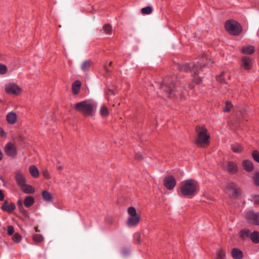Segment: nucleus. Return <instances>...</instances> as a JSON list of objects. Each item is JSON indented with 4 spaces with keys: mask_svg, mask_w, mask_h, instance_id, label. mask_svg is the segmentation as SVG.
<instances>
[{
    "mask_svg": "<svg viewBox=\"0 0 259 259\" xmlns=\"http://www.w3.org/2000/svg\"><path fill=\"white\" fill-rule=\"evenodd\" d=\"M255 201L259 202V196H257L255 197Z\"/></svg>",
    "mask_w": 259,
    "mask_h": 259,
    "instance_id": "51",
    "label": "nucleus"
},
{
    "mask_svg": "<svg viewBox=\"0 0 259 259\" xmlns=\"http://www.w3.org/2000/svg\"><path fill=\"white\" fill-rule=\"evenodd\" d=\"M216 259H225L226 251L223 248L219 249L216 253Z\"/></svg>",
    "mask_w": 259,
    "mask_h": 259,
    "instance_id": "26",
    "label": "nucleus"
},
{
    "mask_svg": "<svg viewBox=\"0 0 259 259\" xmlns=\"http://www.w3.org/2000/svg\"><path fill=\"white\" fill-rule=\"evenodd\" d=\"M63 166L62 165H58L57 166V169L58 170H62L63 169Z\"/></svg>",
    "mask_w": 259,
    "mask_h": 259,
    "instance_id": "47",
    "label": "nucleus"
},
{
    "mask_svg": "<svg viewBox=\"0 0 259 259\" xmlns=\"http://www.w3.org/2000/svg\"><path fill=\"white\" fill-rule=\"evenodd\" d=\"M18 206L19 207L20 211H22V209H23L22 201L21 200H19L17 202Z\"/></svg>",
    "mask_w": 259,
    "mask_h": 259,
    "instance_id": "44",
    "label": "nucleus"
},
{
    "mask_svg": "<svg viewBox=\"0 0 259 259\" xmlns=\"http://www.w3.org/2000/svg\"><path fill=\"white\" fill-rule=\"evenodd\" d=\"M81 87V83L79 81L76 80L73 83L72 85V91L73 94L76 95L77 94L80 89Z\"/></svg>",
    "mask_w": 259,
    "mask_h": 259,
    "instance_id": "22",
    "label": "nucleus"
},
{
    "mask_svg": "<svg viewBox=\"0 0 259 259\" xmlns=\"http://www.w3.org/2000/svg\"><path fill=\"white\" fill-rule=\"evenodd\" d=\"M28 171L31 176L34 178H37L39 176V171L35 165L29 166Z\"/></svg>",
    "mask_w": 259,
    "mask_h": 259,
    "instance_id": "16",
    "label": "nucleus"
},
{
    "mask_svg": "<svg viewBox=\"0 0 259 259\" xmlns=\"http://www.w3.org/2000/svg\"><path fill=\"white\" fill-rule=\"evenodd\" d=\"M254 52V48L251 46H246L242 47L241 52L243 54L251 55Z\"/></svg>",
    "mask_w": 259,
    "mask_h": 259,
    "instance_id": "23",
    "label": "nucleus"
},
{
    "mask_svg": "<svg viewBox=\"0 0 259 259\" xmlns=\"http://www.w3.org/2000/svg\"><path fill=\"white\" fill-rule=\"evenodd\" d=\"M8 69L5 65L0 64V74H4L7 72Z\"/></svg>",
    "mask_w": 259,
    "mask_h": 259,
    "instance_id": "37",
    "label": "nucleus"
},
{
    "mask_svg": "<svg viewBox=\"0 0 259 259\" xmlns=\"http://www.w3.org/2000/svg\"><path fill=\"white\" fill-rule=\"evenodd\" d=\"M226 74L225 72H222L220 75L217 76V79L221 83H225Z\"/></svg>",
    "mask_w": 259,
    "mask_h": 259,
    "instance_id": "32",
    "label": "nucleus"
},
{
    "mask_svg": "<svg viewBox=\"0 0 259 259\" xmlns=\"http://www.w3.org/2000/svg\"><path fill=\"white\" fill-rule=\"evenodd\" d=\"M20 188L26 194H33L35 191V189L32 186L26 184V183L21 186Z\"/></svg>",
    "mask_w": 259,
    "mask_h": 259,
    "instance_id": "18",
    "label": "nucleus"
},
{
    "mask_svg": "<svg viewBox=\"0 0 259 259\" xmlns=\"http://www.w3.org/2000/svg\"><path fill=\"white\" fill-rule=\"evenodd\" d=\"M226 168L231 173H235L238 170L237 164L233 162H228L227 163Z\"/></svg>",
    "mask_w": 259,
    "mask_h": 259,
    "instance_id": "20",
    "label": "nucleus"
},
{
    "mask_svg": "<svg viewBox=\"0 0 259 259\" xmlns=\"http://www.w3.org/2000/svg\"><path fill=\"white\" fill-rule=\"evenodd\" d=\"M137 235L138 241L139 243H140V236L139 234H137Z\"/></svg>",
    "mask_w": 259,
    "mask_h": 259,
    "instance_id": "50",
    "label": "nucleus"
},
{
    "mask_svg": "<svg viewBox=\"0 0 259 259\" xmlns=\"http://www.w3.org/2000/svg\"><path fill=\"white\" fill-rule=\"evenodd\" d=\"M254 183L259 185V172L256 173L254 177Z\"/></svg>",
    "mask_w": 259,
    "mask_h": 259,
    "instance_id": "42",
    "label": "nucleus"
},
{
    "mask_svg": "<svg viewBox=\"0 0 259 259\" xmlns=\"http://www.w3.org/2000/svg\"><path fill=\"white\" fill-rule=\"evenodd\" d=\"M74 108L84 116H91L95 113L96 105L93 102L87 100L75 104Z\"/></svg>",
    "mask_w": 259,
    "mask_h": 259,
    "instance_id": "2",
    "label": "nucleus"
},
{
    "mask_svg": "<svg viewBox=\"0 0 259 259\" xmlns=\"http://www.w3.org/2000/svg\"><path fill=\"white\" fill-rule=\"evenodd\" d=\"M201 81V79L198 77H196L194 80L193 81V83H195V84H199Z\"/></svg>",
    "mask_w": 259,
    "mask_h": 259,
    "instance_id": "45",
    "label": "nucleus"
},
{
    "mask_svg": "<svg viewBox=\"0 0 259 259\" xmlns=\"http://www.w3.org/2000/svg\"><path fill=\"white\" fill-rule=\"evenodd\" d=\"M252 156L255 161L259 163V153L256 150L252 152Z\"/></svg>",
    "mask_w": 259,
    "mask_h": 259,
    "instance_id": "36",
    "label": "nucleus"
},
{
    "mask_svg": "<svg viewBox=\"0 0 259 259\" xmlns=\"http://www.w3.org/2000/svg\"><path fill=\"white\" fill-rule=\"evenodd\" d=\"M99 113L103 118H106L109 116L110 112L106 105H102L100 107Z\"/></svg>",
    "mask_w": 259,
    "mask_h": 259,
    "instance_id": "21",
    "label": "nucleus"
},
{
    "mask_svg": "<svg viewBox=\"0 0 259 259\" xmlns=\"http://www.w3.org/2000/svg\"><path fill=\"white\" fill-rule=\"evenodd\" d=\"M34 203V199L33 197L28 196L25 197L24 204L26 207H30Z\"/></svg>",
    "mask_w": 259,
    "mask_h": 259,
    "instance_id": "24",
    "label": "nucleus"
},
{
    "mask_svg": "<svg viewBox=\"0 0 259 259\" xmlns=\"http://www.w3.org/2000/svg\"><path fill=\"white\" fill-rule=\"evenodd\" d=\"M247 219L249 223L259 225V215L250 212L247 214Z\"/></svg>",
    "mask_w": 259,
    "mask_h": 259,
    "instance_id": "14",
    "label": "nucleus"
},
{
    "mask_svg": "<svg viewBox=\"0 0 259 259\" xmlns=\"http://www.w3.org/2000/svg\"><path fill=\"white\" fill-rule=\"evenodd\" d=\"M16 208L14 203L9 204L7 201H5L1 207L3 210L6 211L8 213H11Z\"/></svg>",
    "mask_w": 259,
    "mask_h": 259,
    "instance_id": "15",
    "label": "nucleus"
},
{
    "mask_svg": "<svg viewBox=\"0 0 259 259\" xmlns=\"http://www.w3.org/2000/svg\"><path fill=\"white\" fill-rule=\"evenodd\" d=\"M141 11L143 14L148 15L152 13V9L151 7H146L142 8Z\"/></svg>",
    "mask_w": 259,
    "mask_h": 259,
    "instance_id": "33",
    "label": "nucleus"
},
{
    "mask_svg": "<svg viewBox=\"0 0 259 259\" xmlns=\"http://www.w3.org/2000/svg\"><path fill=\"white\" fill-rule=\"evenodd\" d=\"M14 179L18 186L20 188L26 183V179L23 172L20 170H17L14 172Z\"/></svg>",
    "mask_w": 259,
    "mask_h": 259,
    "instance_id": "9",
    "label": "nucleus"
},
{
    "mask_svg": "<svg viewBox=\"0 0 259 259\" xmlns=\"http://www.w3.org/2000/svg\"><path fill=\"white\" fill-rule=\"evenodd\" d=\"M5 93L8 95L18 97L22 94L23 90L21 87L14 82H9L5 84Z\"/></svg>",
    "mask_w": 259,
    "mask_h": 259,
    "instance_id": "7",
    "label": "nucleus"
},
{
    "mask_svg": "<svg viewBox=\"0 0 259 259\" xmlns=\"http://www.w3.org/2000/svg\"><path fill=\"white\" fill-rule=\"evenodd\" d=\"M104 33L107 34H111L112 31V27L109 24H106L103 27Z\"/></svg>",
    "mask_w": 259,
    "mask_h": 259,
    "instance_id": "30",
    "label": "nucleus"
},
{
    "mask_svg": "<svg viewBox=\"0 0 259 259\" xmlns=\"http://www.w3.org/2000/svg\"><path fill=\"white\" fill-rule=\"evenodd\" d=\"M243 149L242 146L238 143L231 145V149L234 153H240L243 151Z\"/></svg>",
    "mask_w": 259,
    "mask_h": 259,
    "instance_id": "25",
    "label": "nucleus"
},
{
    "mask_svg": "<svg viewBox=\"0 0 259 259\" xmlns=\"http://www.w3.org/2000/svg\"><path fill=\"white\" fill-rule=\"evenodd\" d=\"M22 211H20L23 214H24V215H26L27 214V211L26 210H25L24 208L23 209H22Z\"/></svg>",
    "mask_w": 259,
    "mask_h": 259,
    "instance_id": "49",
    "label": "nucleus"
},
{
    "mask_svg": "<svg viewBox=\"0 0 259 259\" xmlns=\"http://www.w3.org/2000/svg\"><path fill=\"white\" fill-rule=\"evenodd\" d=\"M35 231H36V232L39 231V230H38V228H37V227H35Z\"/></svg>",
    "mask_w": 259,
    "mask_h": 259,
    "instance_id": "52",
    "label": "nucleus"
},
{
    "mask_svg": "<svg viewBox=\"0 0 259 259\" xmlns=\"http://www.w3.org/2000/svg\"><path fill=\"white\" fill-rule=\"evenodd\" d=\"M6 118L9 124H14L17 121L18 115L16 112L11 111L7 113Z\"/></svg>",
    "mask_w": 259,
    "mask_h": 259,
    "instance_id": "13",
    "label": "nucleus"
},
{
    "mask_svg": "<svg viewBox=\"0 0 259 259\" xmlns=\"http://www.w3.org/2000/svg\"><path fill=\"white\" fill-rule=\"evenodd\" d=\"M249 231L246 229L242 230L240 232V236L243 238H245V237H248L249 235Z\"/></svg>",
    "mask_w": 259,
    "mask_h": 259,
    "instance_id": "35",
    "label": "nucleus"
},
{
    "mask_svg": "<svg viewBox=\"0 0 259 259\" xmlns=\"http://www.w3.org/2000/svg\"><path fill=\"white\" fill-rule=\"evenodd\" d=\"M225 28L230 34L238 36L242 31V27L237 21L230 19L225 23Z\"/></svg>",
    "mask_w": 259,
    "mask_h": 259,
    "instance_id": "4",
    "label": "nucleus"
},
{
    "mask_svg": "<svg viewBox=\"0 0 259 259\" xmlns=\"http://www.w3.org/2000/svg\"><path fill=\"white\" fill-rule=\"evenodd\" d=\"M42 176H44V177L46 179H50L51 178V176H50V174L48 171V169H44L42 171Z\"/></svg>",
    "mask_w": 259,
    "mask_h": 259,
    "instance_id": "38",
    "label": "nucleus"
},
{
    "mask_svg": "<svg viewBox=\"0 0 259 259\" xmlns=\"http://www.w3.org/2000/svg\"><path fill=\"white\" fill-rule=\"evenodd\" d=\"M8 234L12 235L14 232V228L12 226H9L7 229Z\"/></svg>",
    "mask_w": 259,
    "mask_h": 259,
    "instance_id": "41",
    "label": "nucleus"
},
{
    "mask_svg": "<svg viewBox=\"0 0 259 259\" xmlns=\"http://www.w3.org/2000/svg\"><path fill=\"white\" fill-rule=\"evenodd\" d=\"M13 241L16 243H19L21 239V236L18 233H15L12 237Z\"/></svg>",
    "mask_w": 259,
    "mask_h": 259,
    "instance_id": "34",
    "label": "nucleus"
},
{
    "mask_svg": "<svg viewBox=\"0 0 259 259\" xmlns=\"http://www.w3.org/2000/svg\"><path fill=\"white\" fill-rule=\"evenodd\" d=\"M42 196L43 199L47 202H50L52 199V196L51 194L47 190H44L42 192Z\"/></svg>",
    "mask_w": 259,
    "mask_h": 259,
    "instance_id": "28",
    "label": "nucleus"
},
{
    "mask_svg": "<svg viewBox=\"0 0 259 259\" xmlns=\"http://www.w3.org/2000/svg\"><path fill=\"white\" fill-rule=\"evenodd\" d=\"M231 107H232V105L230 103L227 102L226 103L225 107L224 108V111L225 112H228L230 111Z\"/></svg>",
    "mask_w": 259,
    "mask_h": 259,
    "instance_id": "40",
    "label": "nucleus"
},
{
    "mask_svg": "<svg viewBox=\"0 0 259 259\" xmlns=\"http://www.w3.org/2000/svg\"><path fill=\"white\" fill-rule=\"evenodd\" d=\"M196 131L197 143L201 147L207 146L209 143V134L206 128L203 126H197Z\"/></svg>",
    "mask_w": 259,
    "mask_h": 259,
    "instance_id": "3",
    "label": "nucleus"
},
{
    "mask_svg": "<svg viewBox=\"0 0 259 259\" xmlns=\"http://www.w3.org/2000/svg\"><path fill=\"white\" fill-rule=\"evenodd\" d=\"M111 63H112V62H110L109 63V65H111Z\"/></svg>",
    "mask_w": 259,
    "mask_h": 259,
    "instance_id": "54",
    "label": "nucleus"
},
{
    "mask_svg": "<svg viewBox=\"0 0 259 259\" xmlns=\"http://www.w3.org/2000/svg\"><path fill=\"white\" fill-rule=\"evenodd\" d=\"M4 150L9 157H15L17 155L16 146L12 142L7 143L4 147Z\"/></svg>",
    "mask_w": 259,
    "mask_h": 259,
    "instance_id": "8",
    "label": "nucleus"
},
{
    "mask_svg": "<svg viewBox=\"0 0 259 259\" xmlns=\"http://www.w3.org/2000/svg\"><path fill=\"white\" fill-rule=\"evenodd\" d=\"M242 165L244 169L248 172L252 171L253 169V163L251 160H244L242 161Z\"/></svg>",
    "mask_w": 259,
    "mask_h": 259,
    "instance_id": "17",
    "label": "nucleus"
},
{
    "mask_svg": "<svg viewBox=\"0 0 259 259\" xmlns=\"http://www.w3.org/2000/svg\"><path fill=\"white\" fill-rule=\"evenodd\" d=\"M32 239L36 244H39L44 241V238L41 235L35 234L32 236Z\"/></svg>",
    "mask_w": 259,
    "mask_h": 259,
    "instance_id": "27",
    "label": "nucleus"
},
{
    "mask_svg": "<svg viewBox=\"0 0 259 259\" xmlns=\"http://www.w3.org/2000/svg\"><path fill=\"white\" fill-rule=\"evenodd\" d=\"M224 191L226 193L233 197L237 196L240 192V190L233 183L226 185L224 187Z\"/></svg>",
    "mask_w": 259,
    "mask_h": 259,
    "instance_id": "10",
    "label": "nucleus"
},
{
    "mask_svg": "<svg viewBox=\"0 0 259 259\" xmlns=\"http://www.w3.org/2000/svg\"><path fill=\"white\" fill-rule=\"evenodd\" d=\"M5 195L3 191L0 189V201H3L4 199Z\"/></svg>",
    "mask_w": 259,
    "mask_h": 259,
    "instance_id": "46",
    "label": "nucleus"
},
{
    "mask_svg": "<svg viewBox=\"0 0 259 259\" xmlns=\"http://www.w3.org/2000/svg\"><path fill=\"white\" fill-rule=\"evenodd\" d=\"M7 133L6 132L2 127H0V137L5 139L7 137Z\"/></svg>",
    "mask_w": 259,
    "mask_h": 259,
    "instance_id": "39",
    "label": "nucleus"
},
{
    "mask_svg": "<svg viewBox=\"0 0 259 259\" xmlns=\"http://www.w3.org/2000/svg\"><path fill=\"white\" fill-rule=\"evenodd\" d=\"M190 87L191 89L194 88V86H193V85H190Z\"/></svg>",
    "mask_w": 259,
    "mask_h": 259,
    "instance_id": "53",
    "label": "nucleus"
},
{
    "mask_svg": "<svg viewBox=\"0 0 259 259\" xmlns=\"http://www.w3.org/2000/svg\"><path fill=\"white\" fill-rule=\"evenodd\" d=\"M4 154L2 151L0 150V161L2 160L3 158Z\"/></svg>",
    "mask_w": 259,
    "mask_h": 259,
    "instance_id": "48",
    "label": "nucleus"
},
{
    "mask_svg": "<svg viewBox=\"0 0 259 259\" xmlns=\"http://www.w3.org/2000/svg\"><path fill=\"white\" fill-rule=\"evenodd\" d=\"M92 62L91 61H85L81 64V69L83 71L88 70L91 67Z\"/></svg>",
    "mask_w": 259,
    "mask_h": 259,
    "instance_id": "31",
    "label": "nucleus"
},
{
    "mask_svg": "<svg viewBox=\"0 0 259 259\" xmlns=\"http://www.w3.org/2000/svg\"><path fill=\"white\" fill-rule=\"evenodd\" d=\"M128 219L126 224L129 226H137L141 220V215L138 213L134 207L131 206L127 208Z\"/></svg>",
    "mask_w": 259,
    "mask_h": 259,
    "instance_id": "6",
    "label": "nucleus"
},
{
    "mask_svg": "<svg viewBox=\"0 0 259 259\" xmlns=\"http://www.w3.org/2000/svg\"><path fill=\"white\" fill-rule=\"evenodd\" d=\"M193 66V65H191L190 64L186 65V66H184L182 69L186 71H188L189 70H191V67Z\"/></svg>",
    "mask_w": 259,
    "mask_h": 259,
    "instance_id": "43",
    "label": "nucleus"
},
{
    "mask_svg": "<svg viewBox=\"0 0 259 259\" xmlns=\"http://www.w3.org/2000/svg\"><path fill=\"white\" fill-rule=\"evenodd\" d=\"M231 255L234 259H241L243 257V253L240 249L234 248L231 251Z\"/></svg>",
    "mask_w": 259,
    "mask_h": 259,
    "instance_id": "19",
    "label": "nucleus"
},
{
    "mask_svg": "<svg viewBox=\"0 0 259 259\" xmlns=\"http://www.w3.org/2000/svg\"><path fill=\"white\" fill-rule=\"evenodd\" d=\"M198 190L197 182L193 179H189L181 183L179 193L182 196L191 198L197 193Z\"/></svg>",
    "mask_w": 259,
    "mask_h": 259,
    "instance_id": "1",
    "label": "nucleus"
},
{
    "mask_svg": "<svg viewBox=\"0 0 259 259\" xmlns=\"http://www.w3.org/2000/svg\"><path fill=\"white\" fill-rule=\"evenodd\" d=\"M252 60L246 56H243L241 58V66L245 70H250L252 67Z\"/></svg>",
    "mask_w": 259,
    "mask_h": 259,
    "instance_id": "11",
    "label": "nucleus"
},
{
    "mask_svg": "<svg viewBox=\"0 0 259 259\" xmlns=\"http://www.w3.org/2000/svg\"><path fill=\"white\" fill-rule=\"evenodd\" d=\"M250 239L254 243L259 242V232L254 231L250 234Z\"/></svg>",
    "mask_w": 259,
    "mask_h": 259,
    "instance_id": "29",
    "label": "nucleus"
},
{
    "mask_svg": "<svg viewBox=\"0 0 259 259\" xmlns=\"http://www.w3.org/2000/svg\"><path fill=\"white\" fill-rule=\"evenodd\" d=\"M176 185V182L174 178L172 176H168L165 178L164 180V186L169 190L173 189Z\"/></svg>",
    "mask_w": 259,
    "mask_h": 259,
    "instance_id": "12",
    "label": "nucleus"
},
{
    "mask_svg": "<svg viewBox=\"0 0 259 259\" xmlns=\"http://www.w3.org/2000/svg\"><path fill=\"white\" fill-rule=\"evenodd\" d=\"M175 77H165L162 82L161 87V90L165 93L166 96L168 98L171 97V94L174 91V81L175 80Z\"/></svg>",
    "mask_w": 259,
    "mask_h": 259,
    "instance_id": "5",
    "label": "nucleus"
}]
</instances>
